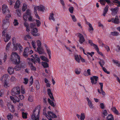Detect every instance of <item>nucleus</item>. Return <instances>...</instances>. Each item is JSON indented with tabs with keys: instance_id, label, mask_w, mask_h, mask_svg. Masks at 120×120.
<instances>
[{
	"instance_id": "nucleus-10",
	"label": "nucleus",
	"mask_w": 120,
	"mask_h": 120,
	"mask_svg": "<svg viewBox=\"0 0 120 120\" xmlns=\"http://www.w3.org/2000/svg\"><path fill=\"white\" fill-rule=\"evenodd\" d=\"M2 10L3 14H5L10 12L7 5L5 4H4L2 5Z\"/></svg>"
},
{
	"instance_id": "nucleus-50",
	"label": "nucleus",
	"mask_w": 120,
	"mask_h": 120,
	"mask_svg": "<svg viewBox=\"0 0 120 120\" xmlns=\"http://www.w3.org/2000/svg\"><path fill=\"white\" fill-rule=\"evenodd\" d=\"M36 88L37 89H39L40 88V84L38 81H37L36 82Z\"/></svg>"
},
{
	"instance_id": "nucleus-52",
	"label": "nucleus",
	"mask_w": 120,
	"mask_h": 120,
	"mask_svg": "<svg viewBox=\"0 0 120 120\" xmlns=\"http://www.w3.org/2000/svg\"><path fill=\"white\" fill-rule=\"evenodd\" d=\"M28 79L27 78H25L23 79V83L25 84H27L28 82Z\"/></svg>"
},
{
	"instance_id": "nucleus-39",
	"label": "nucleus",
	"mask_w": 120,
	"mask_h": 120,
	"mask_svg": "<svg viewBox=\"0 0 120 120\" xmlns=\"http://www.w3.org/2000/svg\"><path fill=\"white\" fill-rule=\"evenodd\" d=\"M111 33V35L113 36H117L119 34V33L116 31L112 32Z\"/></svg>"
},
{
	"instance_id": "nucleus-8",
	"label": "nucleus",
	"mask_w": 120,
	"mask_h": 120,
	"mask_svg": "<svg viewBox=\"0 0 120 120\" xmlns=\"http://www.w3.org/2000/svg\"><path fill=\"white\" fill-rule=\"evenodd\" d=\"M15 37H13L12 38V41L13 43L14 46V47L13 48V50L14 51L16 50L18 48H19L20 51H22V46L20 45V44L17 43L15 44L14 43L15 42Z\"/></svg>"
},
{
	"instance_id": "nucleus-44",
	"label": "nucleus",
	"mask_w": 120,
	"mask_h": 120,
	"mask_svg": "<svg viewBox=\"0 0 120 120\" xmlns=\"http://www.w3.org/2000/svg\"><path fill=\"white\" fill-rule=\"evenodd\" d=\"M95 49L97 51L98 53L99 54L102 56H103V54L101 52H100L99 51V49L98 47Z\"/></svg>"
},
{
	"instance_id": "nucleus-4",
	"label": "nucleus",
	"mask_w": 120,
	"mask_h": 120,
	"mask_svg": "<svg viewBox=\"0 0 120 120\" xmlns=\"http://www.w3.org/2000/svg\"><path fill=\"white\" fill-rule=\"evenodd\" d=\"M47 92L48 94L49 97L51 100H52L51 101L50 99L49 98L48 99V101L50 105L53 107H54L55 105L52 101H54V99L52 93L51 92V90L50 89L48 88L47 89Z\"/></svg>"
},
{
	"instance_id": "nucleus-15",
	"label": "nucleus",
	"mask_w": 120,
	"mask_h": 120,
	"mask_svg": "<svg viewBox=\"0 0 120 120\" xmlns=\"http://www.w3.org/2000/svg\"><path fill=\"white\" fill-rule=\"evenodd\" d=\"M119 9L118 7H116L115 8H112L110 9L112 11V14L113 15H115L117 14Z\"/></svg>"
},
{
	"instance_id": "nucleus-17",
	"label": "nucleus",
	"mask_w": 120,
	"mask_h": 120,
	"mask_svg": "<svg viewBox=\"0 0 120 120\" xmlns=\"http://www.w3.org/2000/svg\"><path fill=\"white\" fill-rule=\"evenodd\" d=\"M29 50V48L28 47H26L25 48L23 53V55L25 57L27 56Z\"/></svg>"
},
{
	"instance_id": "nucleus-23",
	"label": "nucleus",
	"mask_w": 120,
	"mask_h": 120,
	"mask_svg": "<svg viewBox=\"0 0 120 120\" xmlns=\"http://www.w3.org/2000/svg\"><path fill=\"white\" fill-rule=\"evenodd\" d=\"M88 102V105L89 106L90 108L91 109L93 108L94 107L93 106L91 101L87 97L86 98Z\"/></svg>"
},
{
	"instance_id": "nucleus-58",
	"label": "nucleus",
	"mask_w": 120,
	"mask_h": 120,
	"mask_svg": "<svg viewBox=\"0 0 120 120\" xmlns=\"http://www.w3.org/2000/svg\"><path fill=\"white\" fill-rule=\"evenodd\" d=\"M21 93L22 94H24L25 93L24 89L23 86H22L21 87Z\"/></svg>"
},
{
	"instance_id": "nucleus-22",
	"label": "nucleus",
	"mask_w": 120,
	"mask_h": 120,
	"mask_svg": "<svg viewBox=\"0 0 120 120\" xmlns=\"http://www.w3.org/2000/svg\"><path fill=\"white\" fill-rule=\"evenodd\" d=\"M8 75L7 74H5L0 79V80L2 81V82L5 81H6V80L8 78Z\"/></svg>"
},
{
	"instance_id": "nucleus-49",
	"label": "nucleus",
	"mask_w": 120,
	"mask_h": 120,
	"mask_svg": "<svg viewBox=\"0 0 120 120\" xmlns=\"http://www.w3.org/2000/svg\"><path fill=\"white\" fill-rule=\"evenodd\" d=\"M16 71H19L21 69V67L19 65L16 66L14 68Z\"/></svg>"
},
{
	"instance_id": "nucleus-33",
	"label": "nucleus",
	"mask_w": 120,
	"mask_h": 120,
	"mask_svg": "<svg viewBox=\"0 0 120 120\" xmlns=\"http://www.w3.org/2000/svg\"><path fill=\"white\" fill-rule=\"evenodd\" d=\"M10 98L11 100L14 103H16L17 102H19V98H18V100H15V99L14 97L12 96H10Z\"/></svg>"
},
{
	"instance_id": "nucleus-9",
	"label": "nucleus",
	"mask_w": 120,
	"mask_h": 120,
	"mask_svg": "<svg viewBox=\"0 0 120 120\" xmlns=\"http://www.w3.org/2000/svg\"><path fill=\"white\" fill-rule=\"evenodd\" d=\"M98 63L99 64L100 66L102 68L103 71L105 73L107 74H110V72L107 71L105 67H103V65L105 64V62L103 60L100 59V60L98 61Z\"/></svg>"
},
{
	"instance_id": "nucleus-13",
	"label": "nucleus",
	"mask_w": 120,
	"mask_h": 120,
	"mask_svg": "<svg viewBox=\"0 0 120 120\" xmlns=\"http://www.w3.org/2000/svg\"><path fill=\"white\" fill-rule=\"evenodd\" d=\"M98 77L97 76H94L91 77L90 79L91 82L93 84H96L97 82Z\"/></svg>"
},
{
	"instance_id": "nucleus-28",
	"label": "nucleus",
	"mask_w": 120,
	"mask_h": 120,
	"mask_svg": "<svg viewBox=\"0 0 120 120\" xmlns=\"http://www.w3.org/2000/svg\"><path fill=\"white\" fill-rule=\"evenodd\" d=\"M54 14L52 13H50L49 17V19L50 20H52L54 21H55V19L54 17Z\"/></svg>"
},
{
	"instance_id": "nucleus-3",
	"label": "nucleus",
	"mask_w": 120,
	"mask_h": 120,
	"mask_svg": "<svg viewBox=\"0 0 120 120\" xmlns=\"http://www.w3.org/2000/svg\"><path fill=\"white\" fill-rule=\"evenodd\" d=\"M28 18V20L30 22L33 21L32 17L31 16V11L29 9H27L26 11V12L24 13L23 15V18L24 21H26L27 19Z\"/></svg>"
},
{
	"instance_id": "nucleus-61",
	"label": "nucleus",
	"mask_w": 120,
	"mask_h": 120,
	"mask_svg": "<svg viewBox=\"0 0 120 120\" xmlns=\"http://www.w3.org/2000/svg\"><path fill=\"white\" fill-rule=\"evenodd\" d=\"M73 7H71L69 8V10L70 12L71 13H72L73 12Z\"/></svg>"
},
{
	"instance_id": "nucleus-31",
	"label": "nucleus",
	"mask_w": 120,
	"mask_h": 120,
	"mask_svg": "<svg viewBox=\"0 0 120 120\" xmlns=\"http://www.w3.org/2000/svg\"><path fill=\"white\" fill-rule=\"evenodd\" d=\"M106 120H114L112 115L111 114L108 115L106 118Z\"/></svg>"
},
{
	"instance_id": "nucleus-53",
	"label": "nucleus",
	"mask_w": 120,
	"mask_h": 120,
	"mask_svg": "<svg viewBox=\"0 0 120 120\" xmlns=\"http://www.w3.org/2000/svg\"><path fill=\"white\" fill-rule=\"evenodd\" d=\"M36 42L38 47H41V43L40 41L39 40H38Z\"/></svg>"
},
{
	"instance_id": "nucleus-29",
	"label": "nucleus",
	"mask_w": 120,
	"mask_h": 120,
	"mask_svg": "<svg viewBox=\"0 0 120 120\" xmlns=\"http://www.w3.org/2000/svg\"><path fill=\"white\" fill-rule=\"evenodd\" d=\"M37 51L39 54H41L44 52L43 49L41 47L37 48Z\"/></svg>"
},
{
	"instance_id": "nucleus-20",
	"label": "nucleus",
	"mask_w": 120,
	"mask_h": 120,
	"mask_svg": "<svg viewBox=\"0 0 120 120\" xmlns=\"http://www.w3.org/2000/svg\"><path fill=\"white\" fill-rule=\"evenodd\" d=\"M8 108L11 112H14L15 111V109L13 105L9 103L8 104Z\"/></svg>"
},
{
	"instance_id": "nucleus-26",
	"label": "nucleus",
	"mask_w": 120,
	"mask_h": 120,
	"mask_svg": "<svg viewBox=\"0 0 120 120\" xmlns=\"http://www.w3.org/2000/svg\"><path fill=\"white\" fill-rule=\"evenodd\" d=\"M88 42L90 44L91 46H93L95 49L98 47L97 45L93 43L92 41L91 40H89Z\"/></svg>"
},
{
	"instance_id": "nucleus-56",
	"label": "nucleus",
	"mask_w": 120,
	"mask_h": 120,
	"mask_svg": "<svg viewBox=\"0 0 120 120\" xmlns=\"http://www.w3.org/2000/svg\"><path fill=\"white\" fill-rule=\"evenodd\" d=\"M29 82L31 85H32L33 83V79L32 76H31L29 80Z\"/></svg>"
},
{
	"instance_id": "nucleus-63",
	"label": "nucleus",
	"mask_w": 120,
	"mask_h": 120,
	"mask_svg": "<svg viewBox=\"0 0 120 120\" xmlns=\"http://www.w3.org/2000/svg\"><path fill=\"white\" fill-rule=\"evenodd\" d=\"M87 53L89 55H90L91 57H92L93 56V55H94V52H88Z\"/></svg>"
},
{
	"instance_id": "nucleus-11",
	"label": "nucleus",
	"mask_w": 120,
	"mask_h": 120,
	"mask_svg": "<svg viewBox=\"0 0 120 120\" xmlns=\"http://www.w3.org/2000/svg\"><path fill=\"white\" fill-rule=\"evenodd\" d=\"M78 37L79 38V41L80 44H82L85 41V39L83 35L80 33L77 34Z\"/></svg>"
},
{
	"instance_id": "nucleus-51",
	"label": "nucleus",
	"mask_w": 120,
	"mask_h": 120,
	"mask_svg": "<svg viewBox=\"0 0 120 120\" xmlns=\"http://www.w3.org/2000/svg\"><path fill=\"white\" fill-rule=\"evenodd\" d=\"M36 24L37 26H39L41 24L40 21L39 20H36Z\"/></svg>"
},
{
	"instance_id": "nucleus-24",
	"label": "nucleus",
	"mask_w": 120,
	"mask_h": 120,
	"mask_svg": "<svg viewBox=\"0 0 120 120\" xmlns=\"http://www.w3.org/2000/svg\"><path fill=\"white\" fill-rule=\"evenodd\" d=\"M111 110L112 111L116 114L119 115L120 113L116 109V107H112L111 108Z\"/></svg>"
},
{
	"instance_id": "nucleus-6",
	"label": "nucleus",
	"mask_w": 120,
	"mask_h": 120,
	"mask_svg": "<svg viewBox=\"0 0 120 120\" xmlns=\"http://www.w3.org/2000/svg\"><path fill=\"white\" fill-rule=\"evenodd\" d=\"M48 115L47 114L44 112H43V114L49 120H52L51 118H54L57 117L55 114L52 112L50 111L48 112Z\"/></svg>"
},
{
	"instance_id": "nucleus-55",
	"label": "nucleus",
	"mask_w": 120,
	"mask_h": 120,
	"mask_svg": "<svg viewBox=\"0 0 120 120\" xmlns=\"http://www.w3.org/2000/svg\"><path fill=\"white\" fill-rule=\"evenodd\" d=\"M16 13L18 15L19 17H20L21 15V11L19 9H17L16 10Z\"/></svg>"
},
{
	"instance_id": "nucleus-30",
	"label": "nucleus",
	"mask_w": 120,
	"mask_h": 120,
	"mask_svg": "<svg viewBox=\"0 0 120 120\" xmlns=\"http://www.w3.org/2000/svg\"><path fill=\"white\" fill-rule=\"evenodd\" d=\"M81 56L78 55H75V60L78 63H80Z\"/></svg>"
},
{
	"instance_id": "nucleus-41",
	"label": "nucleus",
	"mask_w": 120,
	"mask_h": 120,
	"mask_svg": "<svg viewBox=\"0 0 120 120\" xmlns=\"http://www.w3.org/2000/svg\"><path fill=\"white\" fill-rule=\"evenodd\" d=\"M41 64L45 68H47L49 67L48 65L46 62H42Z\"/></svg>"
},
{
	"instance_id": "nucleus-18",
	"label": "nucleus",
	"mask_w": 120,
	"mask_h": 120,
	"mask_svg": "<svg viewBox=\"0 0 120 120\" xmlns=\"http://www.w3.org/2000/svg\"><path fill=\"white\" fill-rule=\"evenodd\" d=\"M99 1L100 3L103 5H105V2L107 3L108 4H111V5L113 4L112 3H111L110 0H100Z\"/></svg>"
},
{
	"instance_id": "nucleus-5",
	"label": "nucleus",
	"mask_w": 120,
	"mask_h": 120,
	"mask_svg": "<svg viewBox=\"0 0 120 120\" xmlns=\"http://www.w3.org/2000/svg\"><path fill=\"white\" fill-rule=\"evenodd\" d=\"M2 36L3 39L5 42L8 41L10 40L11 36L8 34V33L6 32V30H4L2 32Z\"/></svg>"
},
{
	"instance_id": "nucleus-27",
	"label": "nucleus",
	"mask_w": 120,
	"mask_h": 120,
	"mask_svg": "<svg viewBox=\"0 0 120 120\" xmlns=\"http://www.w3.org/2000/svg\"><path fill=\"white\" fill-rule=\"evenodd\" d=\"M28 63L30 68L32 70L35 71L36 70V67L33 66L31 63H30L29 61H28Z\"/></svg>"
},
{
	"instance_id": "nucleus-1",
	"label": "nucleus",
	"mask_w": 120,
	"mask_h": 120,
	"mask_svg": "<svg viewBox=\"0 0 120 120\" xmlns=\"http://www.w3.org/2000/svg\"><path fill=\"white\" fill-rule=\"evenodd\" d=\"M40 109V106H38L34 109L31 116L32 120H39Z\"/></svg>"
},
{
	"instance_id": "nucleus-43",
	"label": "nucleus",
	"mask_w": 120,
	"mask_h": 120,
	"mask_svg": "<svg viewBox=\"0 0 120 120\" xmlns=\"http://www.w3.org/2000/svg\"><path fill=\"white\" fill-rule=\"evenodd\" d=\"M81 73V69L80 68H77L75 69V74L79 75Z\"/></svg>"
},
{
	"instance_id": "nucleus-47",
	"label": "nucleus",
	"mask_w": 120,
	"mask_h": 120,
	"mask_svg": "<svg viewBox=\"0 0 120 120\" xmlns=\"http://www.w3.org/2000/svg\"><path fill=\"white\" fill-rule=\"evenodd\" d=\"M13 23L14 25L15 26L18 25L19 24L18 20L16 19H14Z\"/></svg>"
},
{
	"instance_id": "nucleus-54",
	"label": "nucleus",
	"mask_w": 120,
	"mask_h": 120,
	"mask_svg": "<svg viewBox=\"0 0 120 120\" xmlns=\"http://www.w3.org/2000/svg\"><path fill=\"white\" fill-rule=\"evenodd\" d=\"M11 44V42H9L6 46V50H8L9 49Z\"/></svg>"
},
{
	"instance_id": "nucleus-21",
	"label": "nucleus",
	"mask_w": 120,
	"mask_h": 120,
	"mask_svg": "<svg viewBox=\"0 0 120 120\" xmlns=\"http://www.w3.org/2000/svg\"><path fill=\"white\" fill-rule=\"evenodd\" d=\"M112 22L115 23L119 24V22L118 17L116 15L115 18H112Z\"/></svg>"
},
{
	"instance_id": "nucleus-48",
	"label": "nucleus",
	"mask_w": 120,
	"mask_h": 120,
	"mask_svg": "<svg viewBox=\"0 0 120 120\" xmlns=\"http://www.w3.org/2000/svg\"><path fill=\"white\" fill-rule=\"evenodd\" d=\"M34 12L36 18L39 19H40V17L37 14V11H36L35 10H34Z\"/></svg>"
},
{
	"instance_id": "nucleus-59",
	"label": "nucleus",
	"mask_w": 120,
	"mask_h": 120,
	"mask_svg": "<svg viewBox=\"0 0 120 120\" xmlns=\"http://www.w3.org/2000/svg\"><path fill=\"white\" fill-rule=\"evenodd\" d=\"M109 6L108 5H107L104 8L103 11L105 12H107Z\"/></svg>"
},
{
	"instance_id": "nucleus-19",
	"label": "nucleus",
	"mask_w": 120,
	"mask_h": 120,
	"mask_svg": "<svg viewBox=\"0 0 120 120\" xmlns=\"http://www.w3.org/2000/svg\"><path fill=\"white\" fill-rule=\"evenodd\" d=\"M9 25V21H7L5 20H4L2 24V27L3 28H6L8 27Z\"/></svg>"
},
{
	"instance_id": "nucleus-45",
	"label": "nucleus",
	"mask_w": 120,
	"mask_h": 120,
	"mask_svg": "<svg viewBox=\"0 0 120 120\" xmlns=\"http://www.w3.org/2000/svg\"><path fill=\"white\" fill-rule=\"evenodd\" d=\"M27 8V5L25 4H23L22 7V10L23 11H24Z\"/></svg>"
},
{
	"instance_id": "nucleus-64",
	"label": "nucleus",
	"mask_w": 120,
	"mask_h": 120,
	"mask_svg": "<svg viewBox=\"0 0 120 120\" xmlns=\"http://www.w3.org/2000/svg\"><path fill=\"white\" fill-rule=\"evenodd\" d=\"M104 46V47L107 49V51L109 52L110 51V49L109 46L106 45H105Z\"/></svg>"
},
{
	"instance_id": "nucleus-62",
	"label": "nucleus",
	"mask_w": 120,
	"mask_h": 120,
	"mask_svg": "<svg viewBox=\"0 0 120 120\" xmlns=\"http://www.w3.org/2000/svg\"><path fill=\"white\" fill-rule=\"evenodd\" d=\"M36 26V25L35 23H32L30 24V27L32 29L34 28V27H35Z\"/></svg>"
},
{
	"instance_id": "nucleus-35",
	"label": "nucleus",
	"mask_w": 120,
	"mask_h": 120,
	"mask_svg": "<svg viewBox=\"0 0 120 120\" xmlns=\"http://www.w3.org/2000/svg\"><path fill=\"white\" fill-rule=\"evenodd\" d=\"M13 116L11 113H9L7 116V118L8 120H11L13 118Z\"/></svg>"
},
{
	"instance_id": "nucleus-2",
	"label": "nucleus",
	"mask_w": 120,
	"mask_h": 120,
	"mask_svg": "<svg viewBox=\"0 0 120 120\" xmlns=\"http://www.w3.org/2000/svg\"><path fill=\"white\" fill-rule=\"evenodd\" d=\"M11 60L16 64H19L20 62V57L17 53L13 52L11 55Z\"/></svg>"
},
{
	"instance_id": "nucleus-36",
	"label": "nucleus",
	"mask_w": 120,
	"mask_h": 120,
	"mask_svg": "<svg viewBox=\"0 0 120 120\" xmlns=\"http://www.w3.org/2000/svg\"><path fill=\"white\" fill-rule=\"evenodd\" d=\"M8 71L10 74H11L14 73V70L11 68H9L8 69Z\"/></svg>"
},
{
	"instance_id": "nucleus-34",
	"label": "nucleus",
	"mask_w": 120,
	"mask_h": 120,
	"mask_svg": "<svg viewBox=\"0 0 120 120\" xmlns=\"http://www.w3.org/2000/svg\"><path fill=\"white\" fill-rule=\"evenodd\" d=\"M20 3V1L19 0H18L16 1L14 6V8L15 9H16L19 8Z\"/></svg>"
},
{
	"instance_id": "nucleus-25",
	"label": "nucleus",
	"mask_w": 120,
	"mask_h": 120,
	"mask_svg": "<svg viewBox=\"0 0 120 120\" xmlns=\"http://www.w3.org/2000/svg\"><path fill=\"white\" fill-rule=\"evenodd\" d=\"M23 25L26 28V31L28 32L30 31V27L29 24L26 21H25Z\"/></svg>"
},
{
	"instance_id": "nucleus-42",
	"label": "nucleus",
	"mask_w": 120,
	"mask_h": 120,
	"mask_svg": "<svg viewBox=\"0 0 120 120\" xmlns=\"http://www.w3.org/2000/svg\"><path fill=\"white\" fill-rule=\"evenodd\" d=\"M34 57L36 60L37 61L38 63L39 64H40L41 62L40 61V59L38 57V56L36 54H35L34 55Z\"/></svg>"
},
{
	"instance_id": "nucleus-46",
	"label": "nucleus",
	"mask_w": 120,
	"mask_h": 120,
	"mask_svg": "<svg viewBox=\"0 0 120 120\" xmlns=\"http://www.w3.org/2000/svg\"><path fill=\"white\" fill-rule=\"evenodd\" d=\"M113 61L114 63H116V64L117 66L118 67H120V63H119V61L117 60H113Z\"/></svg>"
},
{
	"instance_id": "nucleus-7",
	"label": "nucleus",
	"mask_w": 120,
	"mask_h": 120,
	"mask_svg": "<svg viewBox=\"0 0 120 120\" xmlns=\"http://www.w3.org/2000/svg\"><path fill=\"white\" fill-rule=\"evenodd\" d=\"M20 93V88L17 86L13 88L12 90L11 93L13 96H16L19 95Z\"/></svg>"
},
{
	"instance_id": "nucleus-14",
	"label": "nucleus",
	"mask_w": 120,
	"mask_h": 120,
	"mask_svg": "<svg viewBox=\"0 0 120 120\" xmlns=\"http://www.w3.org/2000/svg\"><path fill=\"white\" fill-rule=\"evenodd\" d=\"M31 34L34 36H36L40 35L38 33V29L36 28H33L31 30Z\"/></svg>"
},
{
	"instance_id": "nucleus-38",
	"label": "nucleus",
	"mask_w": 120,
	"mask_h": 120,
	"mask_svg": "<svg viewBox=\"0 0 120 120\" xmlns=\"http://www.w3.org/2000/svg\"><path fill=\"white\" fill-rule=\"evenodd\" d=\"M40 58L43 60L48 62L49 61L48 59L45 56H40Z\"/></svg>"
},
{
	"instance_id": "nucleus-12",
	"label": "nucleus",
	"mask_w": 120,
	"mask_h": 120,
	"mask_svg": "<svg viewBox=\"0 0 120 120\" xmlns=\"http://www.w3.org/2000/svg\"><path fill=\"white\" fill-rule=\"evenodd\" d=\"M34 10H35L37 11V10L39 11H43L45 10V8L44 6L42 5H41L39 6L34 5Z\"/></svg>"
},
{
	"instance_id": "nucleus-32",
	"label": "nucleus",
	"mask_w": 120,
	"mask_h": 120,
	"mask_svg": "<svg viewBox=\"0 0 120 120\" xmlns=\"http://www.w3.org/2000/svg\"><path fill=\"white\" fill-rule=\"evenodd\" d=\"M6 14H7V15L6 16L5 19L4 20H5L7 21H9L8 20H9V18L11 17L10 13L9 12V13H6Z\"/></svg>"
},
{
	"instance_id": "nucleus-16",
	"label": "nucleus",
	"mask_w": 120,
	"mask_h": 120,
	"mask_svg": "<svg viewBox=\"0 0 120 120\" xmlns=\"http://www.w3.org/2000/svg\"><path fill=\"white\" fill-rule=\"evenodd\" d=\"M99 84L100 86V89L101 92H100L99 89H98L97 90L99 94H101L102 93V95H105V92L104 91L103 89V83L101 82H100L99 83Z\"/></svg>"
},
{
	"instance_id": "nucleus-60",
	"label": "nucleus",
	"mask_w": 120,
	"mask_h": 120,
	"mask_svg": "<svg viewBox=\"0 0 120 120\" xmlns=\"http://www.w3.org/2000/svg\"><path fill=\"white\" fill-rule=\"evenodd\" d=\"M28 100L30 102H32V101H33V97L31 96H30L28 98Z\"/></svg>"
},
{
	"instance_id": "nucleus-40",
	"label": "nucleus",
	"mask_w": 120,
	"mask_h": 120,
	"mask_svg": "<svg viewBox=\"0 0 120 120\" xmlns=\"http://www.w3.org/2000/svg\"><path fill=\"white\" fill-rule=\"evenodd\" d=\"M85 118V116L84 113H81L80 119L81 120H84Z\"/></svg>"
},
{
	"instance_id": "nucleus-57",
	"label": "nucleus",
	"mask_w": 120,
	"mask_h": 120,
	"mask_svg": "<svg viewBox=\"0 0 120 120\" xmlns=\"http://www.w3.org/2000/svg\"><path fill=\"white\" fill-rule=\"evenodd\" d=\"M102 114L104 116H106L108 114L107 111L106 110H105L103 111L102 112ZM103 117H104L105 116H103Z\"/></svg>"
},
{
	"instance_id": "nucleus-37",
	"label": "nucleus",
	"mask_w": 120,
	"mask_h": 120,
	"mask_svg": "<svg viewBox=\"0 0 120 120\" xmlns=\"http://www.w3.org/2000/svg\"><path fill=\"white\" fill-rule=\"evenodd\" d=\"M27 113L24 112H22V116L23 118L26 119L27 118Z\"/></svg>"
}]
</instances>
